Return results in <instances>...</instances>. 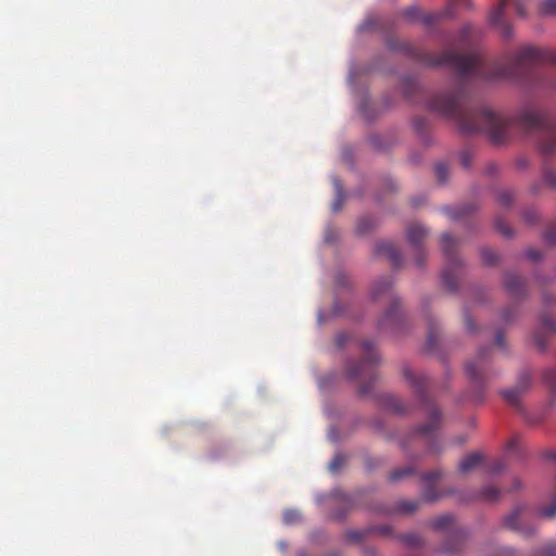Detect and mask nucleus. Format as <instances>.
<instances>
[{
    "mask_svg": "<svg viewBox=\"0 0 556 556\" xmlns=\"http://www.w3.org/2000/svg\"><path fill=\"white\" fill-rule=\"evenodd\" d=\"M543 59L541 51L533 46H523L517 52L494 62L484 68L481 59L476 53L462 54L453 49L441 54L435 64L455 68L463 76L477 75L486 79H514L531 62ZM544 59L556 65V51L548 52Z\"/></svg>",
    "mask_w": 556,
    "mask_h": 556,
    "instance_id": "f257e3e1",
    "label": "nucleus"
},
{
    "mask_svg": "<svg viewBox=\"0 0 556 556\" xmlns=\"http://www.w3.org/2000/svg\"><path fill=\"white\" fill-rule=\"evenodd\" d=\"M432 110L456 118L460 129L467 134L486 132L493 142L502 143L507 135L509 123L490 108L479 111H464L460 108L459 96L455 92L435 96L430 103Z\"/></svg>",
    "mask_w": 556,
    "mask_h": 556,
    "instance_id": "f03ea898",
    "label": "nucleus"
},
{
    "mask_svg": "<svg viewBox=\"0 0 556 556\" xmlns=\"http://www.w3.org/2000/svg\"><path fill=\"white\" fill-rule=\"evenodd\" d=\"M440 244L446 261L442 271V281L447 289L455 290L457 286L456 270L460 266V260L455 254L458 241L446 232L442 235Z\"/></svg>",
    "mask_w": 556,
    "mask_h": 556,
    "instance_id": "7ed1b4c3",
    "label": "nucleus"
},
{
    "mask_svg": "<svg viewBox=\"0 0 556 556\" xmlns=\"http://www.w3.org/2000/svg\"><path fill=\"white\" fill-rule=\"evenodd\" d=\"M466 374L477 386L489 381L493 376L490 366L489 350L482 349L466 364Z\"/></svg>",
    "mask_w": 556,
    "mask_h": 556,
    "instance_id": "20e7f679",
    "label": "nucleus"
},
{
    "mask_svg": "<svg viewBox=\"0 0 556 556\" xmlns=\"http://www.w3.org/2000/svg\"><path fill=\"white\" fill-rule=\"evenodd\" d=\"M526 507L516 506L510 513L503 517V526L509 530L520 533L525 538H530L536 533V527L525 521Z\"/></svg>",
    "mask_w": 556,
    "mask_h": 556,
    "instance_id": "39448f33",
    "label": "nucleus"
},
{
    "mask_svg": "<svg viewBox=\"0 0 556 556\" xmlns=\"http://www.w3.org/2000/svg\"><path fill=\"white\" fill-rule=\"evenodd\" d=\"M364 359L361 362L349 363L346 366V375L350 379H355L362 375L366 364H374L378 361V355L372 351L371 343L364 342Z\"/></svg>",
    "mask_w": 556,
    "mask_h": 556,
    "instance_id": "423d86ee",
    "label": "nucleus"
},
{
    "mask_svg": "<svg viewBox=\"0 0 556 556\" xmlns=\"http://www.w3.org/2000/svg\"><path fill=\"white\" fill-rule=\"evenodd\" d=\"M402 323V314L400 311V302L392 299L391 304L383 316L379 319L378 326L381 330L394 331Z\"/></svg>",
    "mask_w": 556,
    "mask_h": 556,
    "instance_id": "0eeeda50",
    "label": "nucleus"
},
{
    "mask_svg": "<svg viewBox=\"0 0 556 556\" xmlns=\"http://www.w3.org/2000/svg\"><path fill=\"white\" fill-rule=\"evenodd\" d=\"M531 376L527 372L519 376L514 388L502 391L505 401L510 405H517L521 393L526 392L531 386Z\"/></svg>",
    "mask_w": 556,
    "mask_h": 556,
    "instance_id": "6e6552de",
    "label": "nucleus"
},
{
    "mask_svg": "<svg viewBox=\"0 0 556 556\" xmlns=\"http://www.w3.org/2000/svg\"><path fill=\"white\" fill-rule=\"evenodd\" d=\"M516 122L527 129L541 127L544 122V115L533 109H525L517 116Z\"/></svg>",
    "mask_w": 556,
    "mask_h": 556,
    "instance_id": "1a4fd4ad",
    "label": "nucleus"
},
{
    "mask_svg": "<svg viewBox=\"0 0 556 556\" xmlns=\"http://www.w3.org/2000/svg\"><path fill=\"white\" fill-rule=\"evenodd\" d=\"M504 285L507 292L514 298H519L525 293L523 281L515 274L506 275Z\"/></svg>",
    "mask_w": 556,
    "mask_h": 556,
    "instance_id": "9d476101",
    "label": "nucleus"
},
{
    "mask_svg": "<svg viewBox=\"0 0 556 556\" xmlns=\"http://www.w3.org/2000/svg\"><path fill=\"white\" fill-rule=\"evenodd\" d=\"M405 379L417 390L421 391L428 383V377L422 372H416L412 367L405 366L403 368Z\"/></svg>",
    "mask_w": 556,
    "mask_h": 556,
    "instance_id": "9b49d317",
    "label": "nucleus"
},
{
    "mask_svg": "<svg viewBox=\"0 0 556 556\" xmlns=\"http://www.w3.org/2000/svg\"><path fill=\"white\" fill-rule=\"evenodd\" d=\"M482 462V455L473 452L465 456L458 464V471L463 475L473 471Z\"/></svg>",
    "mask_w": 556,
    "mask_h": 556,
    "instance_id": "f8f14e48",
    "label": "nucleus"
},
{
    "mask_svg": "<svg viewBox=\"0 0 556 556\" xmlns=\"http://www.w3.org/2000/svg\"><path fill=\"white\" fill-rule=\"evenodd\" d=\"M377 253L388 257L394 265L401 262V254L392 242H380L377 244Z\"/></svg>",
    "mask_w": 556,
    "mask_h": 556,
    "instance_id": "ddd939ff",
    "label": "nucleus"
},
{
    "mask_svg": "<svg viewBox=\"0 0 556 556\" xmlns=\"http://www.w3.org/2000/svg\"><path fill=\"white\" fill-rule=\"evenodd\" d=\"M441 412L437 407H431L429 410L428 421L417 429V432L421 435L430 434L439 425Z\"/></svg>",
    "mask_w": 556,
    "mask_h": 556,
    "instance_id": "4468645a",
    "label": "nucleus"
},
{
    "mask_svg": "<svg viewBox=\"0 0 556 556\" xmlns=\"http://www.w3.org/2000/svg\"><path fill=\"white\" fill-rule=\"evenodd\" d=\"M427 235V229L419 224H413L407 229L408 241L415 247L420 245Z\"/></svg>",
    "mask_w": 556,
    "mask_h": 556,
    "instance_id": "2eb2a0df",
    "label": "nucleus"
},
{
    "mask_svg": "<svg viewBox=\"0 0 556 556\" xmlns=\"http://www.w3.org/2000/svg\"><path fill=\"white\" fill-rule=\"evenodd\" d=\"M540 147L544 153H553L556 151V127L548 129L544 134Z\"/></svg>",
    "mask_w": 556,
    "mask_h": 556,
    "instance_id": "dca6fc26",
    "label": "nucleus"
},
{
    "mask_svg": "<svg viewBox=\"0 0 556 556\" xmlns=\"http://www.w3.org/2000/svg\"><path fill=\"white\" fill-rule=\"evenodd\" d=\"M333 187L336 189V200L332 203V211L338 212L343 202L344 193H343V187L340 184L338 178H333Z\"/></svg>",
    "mask_w": 556,
    "mask_h": 556,
    "instance_id": "f3484780",
    "label": "nucleus"
},
{
    "mask_svg": "<svg viewBox=\"0 0 556 556\" xmlns=\"http://www.w3.org/2000/svg\"><path fill=\"white\" fill-rule=\"evenodd\" d=\"M539 13L543 16L556 15V0H542L539 5Z\"/></svg>",
    "mask_w": 556,
    "mask_h": 556,
    "instance_id": "a211bd4d",
    "label": "nucleus"
},
{
    "mask_svg": "<svg viewBox=\"0 0 556 556\" xmlns=\"http://www.w3.org/2000/svg\"><path fill=\"white\" fill-rule=\"evenodd\" d=\"M391 285L392 282L389 278H382L381 280L375 282L371 288L372 298H378L382 292L388 291Z\"/></svg>",
    "mask_w": 556,
    "mask_h": 556,
    "instance_id": "6ab92c4d",
    "label": "nucleus"
},
{
    "mask_svg": "<svg viewBox=\"0 0 556 556\" xmlns=\"http://www.w3.org/2000/svg\"><path fill=\"white\" fill-rule=\"evenodd\" d=\"M480 496L485 501H495L500 496V490L493 485H486L481 490Z\"/></svg>",
    "mask_w": 556,
    "mask_h": 556,
    "instance_id": "aec40b11",
    "label": "nucleus"
},
{
    "mask_svg": "<svg viewBox=\"0 0 556 556\" xmlns=\"http://www.w3.org/2000/svg\"><path fill=\"white\" fill-rule=\"evenodd\" d=\"M531 556H556V544L548 543L535 549Z\"/></svg>",
    "mask_w": 556,
    "mask_h": 556,
    "instance_id": "412c9836",
    "label": "nucleus"
},
{
    "mask_svg": "<svg viewBox=\"0 0 556 556\" xmlns=\"http://www.w3.org/2000/svg\"><path fill=\"white\" fill-rule=\"evenodd\" d=\"M459 551V543L455 540L448 541L442 546V552L447 556H458Z\"/></svg>",
    "mask_w": 556,
    "mask_h": 556,
    "instance_id": "4be33fe9",
    "label": "nucleus"
},
{
    "mask_svg": "<svg viewBox=\"0 0 556 556\" xmlns=\"http://www.w3.org/2000/svg\"><path fill=\"white\" fill-rule=\"evenodd\" d=\"M301 520V515L295 509H287L283 513V522L286 525H293Z\"/></svg>",
    "mask_w": 556,
    "mask_h": 556,
    "instance_id": "5701e85b",
    "label": "nucleus"
},
{
    "mask_svg": "<svg viewBox=\"0 0 556 556\" xmlns=\"http://www.w3.org/2000/svg\"><path fill=\"white\" fill-rule=\"evenodd\" d=\"M374 226V220L372 218L368 217V216H365V217H362L358 223H357V227H356V231L359 233V235H363L365 233L366 231H368L371 227Z\"/></svg>",
    "mask_w": 556,
    "mask_h": 556,
    "instance_id": "b1692460",
    "label": "nucleus"
},
{
    "mask_svg": "<svg viewBox=\"0 0 556 556\" xmlns=\"http://www.w3.org/2000/svg\"><path fill=\"white\" fill-rule=\"evenodd\" d=\"M541 330L549 333L554 332L556 330L555 321L547 316L542 317Z\"/></svg>",
    "mask_w": 556,
    "mask_h": 556,
    "instance_id": "393cba45",
    "label": "nucleus"
},
{
    "mask_svg": "<svg viewBox=\"0 0 556 556\" xmlns=\"http://www.w3.org/2000/svg\"><path fill=\"white\" fill-rule=\"evenodd\" d=\"M402 540L409 546H419L422 543L421 538L416 533L405 534Z\"/></svg>",
    "mask_w": 556,
    "mask_h": 556,
    "instance_id": "a878e982",
    "label": "nucleus"
},
{
    "mask_svg": "<svg viewBox=\"0 0 556 556\" xmlns=\"http://www.w3.org/2000/svg\"><path fill=\"white\" fill-rule=\"evenodd\" d=\"M412 471L413 470H412L410 467H405V468H402V469H397V470H394L391 473L390 478L393 481H397V480L402 479L403 477L410 475Z\"/></svg>",
    "mask_w": 556,
    "mask_h": 556,
    "instance_id": "bb28decb",
    "label": "nucleus"
},
{
    "mask_svg": "<svg viewBox=\"0 0 556 556\" xmlns=\"http://www.w3.org/2000/svg\"><path fill=\"white\" fill-rule=\"evenodd\" d=\"M514 7H515L516 14L519 17H526L527 16L528 10H527V5H526V3L523 1L516 0L514 2Z\"/></svg>",
    "mask_w": 556,
    "mask_h": 556,
    "instance_id": "cd10ccee",
    "label": "nucleus"
},
{
    "mask_svg": "<svg viewBox=\"0 0 556 556\" xmlns=\"http://www.w3.org/2000/svg\"><path fill=\"white\" fill-rule=\"evenodd\" d=\"M481 256L483 261L489 265L496 261V254L491 249H483L481 251Z\"/></svg>",
    "mask_w": 556,
    "mask_h": 556,
    "instance_id": "c85d7f7f",
    "label": "nucleus"
},
{
    "mask_svg": "<svg viewBox=\"0 0 556 556\" xmlns=\"http://www.w3.org/2000/svg\"><path fill=\"white\" fill-rule=\"evenodd\" d=\"M343 463V458L340 455H336L329 463V471L336 473Z\"/></svg>",
    "mask_w": 556,
    "mask_h": 556,
    "instance_id": "c756f323",
    "label": "nucleus"
},
{
    "mask_svg": "<svg viewBox=\"0 0 556 556\" xmlns=\"http://www.w3.org/2000/svg\"><path fill=\"white\" fill-rule=\"evenodd\" d=\"M435 175L440 181H445L447 177V167L444 164H438L435 166Z\"/></svg>",
    "mask_w": 556,
    "mask_h": 556,
    "instance_id": "7c9ffc66",
    "label": "nucleus"
},
{
    "mask_svg": "<svg viewBox=\"0 0 556 556\" xmlns=\"http://www.w3.org/2000/svg\"><path fill=\"white\" fill-rule=\"evenodd\" d=\"M417 508L415 502H402L399 504V509L404 513H412Z\"/></svg>",
    "mask_w": 556,
    "mask_h": 556,
    "instance_id": "2f4dec72",
    "label": "nucleus"
},
{
    "mask_svg": "<svg viewBox=\"0 0 556 556\" xmlns=\"http://www.w3.org/2000/svg\"><path fill=\"white\" fill-rule=\"evenodd\" d=\"M544 181L547 186L555 188L556 187V172H554V170L546 172Z\"/></svg>",
    "mask_w": 556,
    "mask_h": 556,
    "instance_id": "473e14b6",
    "label": "nucleus"
},
{
    "mask_svg": "<svg viewBox=\"0 0 556 556\" xmlns=\"http://www.w3.org/2000/svg\"><path fill=\"white\" fill-rule=\"evenodd\" d=\"M441 477H442L441 470H433V471L426 473L424 476V480H425V482L430 483L432 481L440 479Z\"/></svg>",
    "mask_w": 556,
    "mask_h": 556,
    "instance_id": "72a5a7b5",
    "label": "nucleus"
},
{
    "mask_svg": "<svg viewBox=\"0 0 556 556\" xmlns=\"http://www.w3.org/2000/svg\"><path fill=\"white\" fill-rule=\"evenodd\" d=\"M442 13L440 14H425L422 16V22L426 24V25H430V24H433L435 23L438 20H440L442 17Z\"/></svg>",
    "mask_w": 556,
    "mask_h": 556,
    "instance_id": "f704fd0d",
    "label": "nucleus"
},
{
    "mask_svg": "<svg viewBox=\"0 0 556 556\" xmlns=\"http://www.w3.org/2000/svg\"><path fill=\"white\" fill-rule=\"evenodd\" d=\"M424 497L427 501H435L439 498V494L429 485L424 492Z\"/></svg>",
    "mask_w": 556,
    "mask_h": 556,
    "instance_id": "c9c22d12",
    "label": "nucleus"
},
{
    "mask_svg": "<svg viewBox=\"0 0 556 556\" xmlns=\"http://www.w3.org/2000/svg\"><path fill=\"white\" fill-rule=\"evenodd\" d=\"M545 240L549 243H556V225L552 226L545 232Z\"/></svg>",
    "mask_w": 556,
    "mask_h": 556,
    "instance_id": "e433bc0d",
    "label": "nucleus"
},
{
    "mask_svg": "<svg viewBox=\"0 0 556 556\" xmlns=\"http://www.w3.org/2000/svg\"><path fill=\"white\" fill-rule=\"evenodd\" d=\"M506 468L505 463L502 459L496 460L491 467L490 471L493 473H497L503 471Z\"/></svg>",
    "mask_w": 556,
    "mask_h": 556,
    "instance_id": "4c0bfd02",
    "label": "nucleus"
},
{
    "mask_svg": "<svg viewBox=\"0 0 556 556\" xmlns=\"http://www.w3.org/2000/svg\"><path fill=\"white\" fill-rule=\"evenodd\" d=\"M452 520V518L450 516H443L441 518H438L435 521H434V528L437 529H442L444 528L450 521Z\"/></svg>",
    "mask_w": 556,
    "mask_h": 556,
    "instance_id": "58836bf2",
    "label": "nucleus"
},
{
    "mask_svg": "<svg viewBox=\"0 0 556 556\" xmlns=\"http://www.w3.org/2000/svg\"><path fill=\"white\" fill-rule=\"evenodd\" d=\"M545 379L546 381L548 382V384L551 386V388L556 391V372L555 371H549L545 375Z\"/></svg>",
    "mask_w": 556,
    "mask_h": 556,
    "instance_id": "ea45409f",
    "label": "nucleus"
},
{
    "mask_svg": "<svg viewBox=\"0 0 556 556\" xmlns=\"http://www.w3.org/2000/svg\"><path fill=\"white\" fill-rule=\"evenodd\" d=\"M464 323L467 331L472 332L475 330V320L471 316L465 315Z\"/></svg>",
    "mask_w": 556,
    "mask_h": 556,
    "instance_id": "a19ab883",
    "label": "nucleus"
},
{
    "mask_svg": "<svg viewBox=\"0 0 556 556\" xmlns=\"http://www.w3.org/2000/svg\"><path fill=\"white\" fill-rule=\"evenodd\" d=\"M500 201L503 203V204H509L511 201H513V197L509 192L507 191H504L500 194Z\"/></svg>",
    "mask_w": 556,
    "mask_h": 556,
    "instance_id": "79ce46f5",
    "label": "nucleus"
},
{
    "mask_svg": "<svg viewBox=\"0 0 556 556\" xmlns=\"http://www.w3.org/2000/svg\"><path fill=\"white\" fill-rule=\"evenodd\" d=\"M336 240V233L334 231H331V230H327L326 235H325V241L326 242H333Z\"/></svg>",
    "mask_w": 556,
    "mask_h": 556,
    "instance_id": "37998d69",
    "label": "nucleus"
},
{
    "mask_svg": "<svg viewBox=\"0 0 556 556\" xmlns=\"http://www.w3.org/2000/svg\"><path fill=\"white\" fill-rule=\"evenodd\" d=\"M527 255H528L529 258H531L533 261H539L541 258V254L538 251H532V250L528 251Z\"/></svg>",
    "mask_w": 556,
    "mask_h": 556,
    "instance_id": "c03bdc74",
    "label": "nucleus"
},
{
    "mask_svg": "<svg viewBox=\"0 0 556 556\" xmlns=\"http://www.w3.org/2000/svg\"><path fill=\"white\" fill-rule=\"evenodd\" d=\"M516 552L511 547H505L501 551V555L503 556H515Z\"/></svg>",
    "mask_w": 556,
    "mask_h": 556,
    "instance_id": "a18cd8bd",
    "label": "nucleus"
},
{
    "mask_svg": "<svg viewBox=\"0 0 556 556\" xmlns=\"http://www.w3.org/2000/svg\"><path fill=\"white\" fill-rule=\"evenodd\" d=\"M498 229H500V231H501L503 235H505V236H507V237H509V236L511 235V232H510V230H509L508 226H506V225L498 224Z\"/></svg>",
    "mask_w": 556,
    "mask_h": 556,
    "instance_id": "49530a36",
    "label": "nucleus"
},
{
    "mask_svg": "<svg viewBox=\"0 0 556 556\" xmlns=\"http://www.w3.org/2000/svg\"><path fill=\"white\" fill-rule=\"evenodd\" d=\"M328 438L330 441H337L338 439V432L334 428H330L328 431Z\"/></svg>",
    "mask_w": 556,
    "mask_h": 556,
    "instance_id": "de8ad7c7",
    "label": "nucleus"
},
{
    "mask_svg": "<svg viewBox=\"0 0 556 556\" xmlns=\"http://www.w3.org/2000/svg\"><path fill=\"white\" fill-rule=\"evenodd\" d=\"M534 341H535V344L541 349L543 350L545 348V343L543 342L542 338L536 334L535 338H534Z\"/></svg>",
    "mask_w": 556,
    "mask_h": 556,
    "instance_id": "09e8293b",
    "label": "nucleus"
},
{
    "mask_svg": "<svg viewBox=\"0 0 556 556\" xmlns=\"http://www.w3.org/2000/svg\"><path fill=\"white\" fill-rule=\"evenodd\" d=\"M496 343L502 346L503 345V336L502 333H497L495 337Z\"/></svg>",
    "mask_w": 556,
    "mask_h": 556,
    "instance_id": "8fccbe9b",
    "label": "nucleus"
},
{
    "mask_svg": "<svg viewBox=\"0 0 556 556\" xmlns=\"http://www.w3.org/2000/svg\"><path fill=\"white\" fill-rule=\"evenodd\" d=\"M516 445H517V441H516V440H511V441L508 443L507 448H508V450H513V448H515V447H516Z\"/></svg>",
    "mask_w": 556,
    "mask_h": 556,
    "instance_id": "3c124183",
    "label": "nucleus"
},
{
    "mask_svg": "<svg viewBox=\"0 0 556 556\" xmlns=\"http://www.w3.org/2000/svg\"><path fill=\"white\" fill-rule=\"evenodd\" d=\"M520 488H521V482H520V480H519V479H515V480H514V489H515V490H518V489H520Z\"/></svg>",
    "mask_w": 556,
    "mask_h": 556,
    "instance_id": "603ef678",
    "label": "nucleus"
},
{
    "mask_svg": "<svg viewBox=\"0 0 556 556\" xmlns=\"http://www.w3.org/2000/svg\"><path fill=\"white\" fill-rule=\"evenodd\" d=\"M448 215L451 218H457L458 214L454 210H447Z\"/></svg>",
    "mask_w": 556,
    "mask_h": 556,
    "instance_id": "864d4df0",
    "label": "nucleus"
},
{
    "mask_svg": "<svg viewBox=\"0 0 556 556\" xmlns=\"http://www.w3.org/2000/svg\"><path fill=\"white\" fill-rule=\"evenodd\" d=\"M433 342H434L433 334L429 333V336H428V343H429V345H432Z\"/></svg>",
    "mask_w": 556,
    "mask_h": 556,
    "instance_id": "5fc2aeb1",
    "label": "nucleus"
},
{
    "mask_svg": "<svg viewBox=\"0 0 556 556\" xmlns=\"http://www.w3.org/2000/svg\"><path fill=\"white\" fill-rule=\"evenodd\" d=\"M547 457L551 458V459H556V452H549L547 454Z\"/></svg>",
    "mask_w": 556,
    "mask_h": 556,
    "instance_id": "6e6d98bb",
    "label": "nucleus"
},
{
    "mask_svg": "<svg viewBox=\"0 0 556 556\" xmlns=\"http://www.w3.org/2000/svg\"><path fill=\"white\" fill-rule=\"evenodd\" d=\"M323 501H324V495H317L316 496L317 504H320Z\"/></svg>",
    "mask_w": 556,
    "mask_h": 556,
    "instance_id": "4d7b16f0",
    "label": "nucleus"
},
{
    "mask_svg": "<svg viewBox=\"0 0 556 556\" xmlns=\"http://www.w3.org/2000/svg\"><path fill=\"white\" fill-rule=\"evenodd\" d=\"M278 545H279V547H280L282 551H285V549H286V547H287V545H286V543H285V542H279V544H278Z\"/></svg>",
    "mask_w": 556,
    "mask_h": 556,
    "instance_id": "13d9d810",
    "label": "nucleus"
},
{
    "mask_svg": "<svg viewBox=\"0 0 556 556\" xmlns=\"http://www.w3.org/2000/svg\"><path fill=\"white\" fill-rule=\"evenodd\" d=\"M503 319H505V320H509L510 319V317L508 316L507 312L503 313Z\"/></svg>",
    "mask_w": 556,
    "mask_h": 556,
    "instance_id": "bf43d9fd",
    "label": "nucleus"
},
{
    "mask_svg": "<svg viewBox=\"0 0 556 556\" xmlns=\"http://www.w3.org/2000/svg\"><path fill=\"white\" fill-rule=\"evenodd\" d=\"M368 391H369V390H368L367 388H365V387H362V388H361V392H362L363 394H366Z\"/></svg>",
    "mask_w": 556,
    "mask_h": 556,
    "instance_id": "052dcab7",
    "label": "nucleus"
},
{
    "mask_svg": "<svg viewBox=\"0 0 556 556\" xmlns=\"http://www.w3.org/2000/svg\"><path fill=\"white\" fill-rule=\"evenodd\" d=\"M344 339H345V336H344V334H340V336H338V340H339L340 342H342Z\"/></svg>",
    "mask_w": 556,
    "mask_h": 556,
    "instance_id": "680f3d73",
    "label": "nucleus"
}]
</instances>
